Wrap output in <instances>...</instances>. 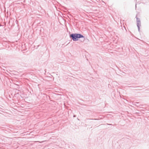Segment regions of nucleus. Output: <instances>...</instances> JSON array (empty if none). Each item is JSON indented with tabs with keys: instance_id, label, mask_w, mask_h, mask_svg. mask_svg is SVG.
<instances>
[{
	"instance_id": "7ed1b4c3",
	"label": "nucleus",
	"mask_w": 149,
	"mask_h": 149,
	"mask_svg": "<svg viewBox=\"0 0 149 149\" xmlns=\"http://www.w3.org/2000/svg\"><path fill=\"white\" fill-rule=\"evenodd\" d=\"M136 19L137 22H141L140 19L139 18L137 17H136Z\"/></svg>"
},
{
	"instance_id": "0eeeda50",
	"label": "nucleus",
	"mask_w": 149,
	"mask_h": 149,
	"mask_svg": "<svg viewBox=\"0 0 149 149\" xmlns=\"http://www.w3.org/2000/svg\"><path fill=\"white\" fill-rule=\"evenodd\" d=\"M89 119L91 120V119Z\"/></svg>"
},
{
	"instance_id": "39448f33",
	"label": "nucleus",
	"mask_w": 149,
	"mask_h": 149,
	"mask_svg": "<svg viewBox=\"0 0 149 149\" xmlns=\"http://www.w3.org/2000/svg\"><path fill=\"white\" fill-rule=\"evenodd\" d=\"M73 117H76L75 115H74V116H73Z\"/></svg>"
},
{
	"instance_id": "f257e3e1",
	"label": "nucleus",
	"mask_w": 149,
	"mask_h": 149,
	"mask_svg": "<svg viewBox=\"0 0 149 149\" xmlns=\"http://www.w3.org/2000/svg\"><path fill=\"white\" fill-rule=\"evenodd\" d=\"M70 37L74 41H77L78 38H84L83 36L79 33H72L70 35Z\"/></svg>"
},
{
	"instance_id": "f03ea898",
	"label": "nucleus",
	"mask_w": 149,
	"mask_h": 149,
	"mask_svg": "<svg viewBox=\"0 0 149 149\" xmlns=\"http://www.w3.org/2000/svg\"><path fill=\"white\" fill-rule=\"evenodd\" d=\"M137 25L138 28V30L139 31L140 29V27L141 26V22H137Z\"/></svg>"
},
{
	"instance_id": "423d86ee",
	"label": "nucleus",
	"mask_w": 149,
	"mask_h": 149,
	"mask_svg": "<svg viewBox=\"0 0 149 149\" xmlns=\"http://www.w3.org/2000/svg\"><path fill=\"white\" fill-rule=\"evenodd\" d=\"M94 120H97V119H93Z\"/></svg>"
},
{
	"instance_id": "20e7f679",
	"label": "nucleus",
	"mask_w": 149,
	"mask_h": 149,
	"mask_svg": "<svg viewBox=\"0 0 149 149\" xmlns=\"http://www.w3.org/2000/svg\"><path fill=\"white\" fill-rule=\"evenodd\" d=\"M107 124L108 125H112L111 124Z\"/></svg>"
}]
</instances>
